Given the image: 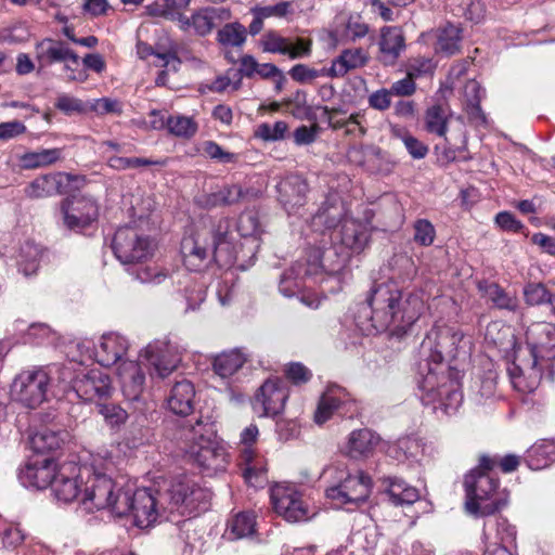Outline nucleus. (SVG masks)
I'll list each match as a JSON object with an SVG mask.
<instances>
[{"label":"nucleus","mask_w":555,"mask_h":555,"mask_svg":"<svg viewBox=\"0 0 555 555\" xmlns=\"http://www.w3.org/2000/svg\"><path fill=\"white\" fill-rule=\"evenodd\" d=\"M463 338L462 332L442 324L435 325L422 343L423 349L430 352L426 364L427 372L421 373L422 401L426 405H433L435 410L440 408L446 414L457 410L462 393L454 373L442 362L457 357Z\"/></svg>","instance_id":"obj_1"},{"label":"nucleus","mask_w":555,"mask_h":555,"mask_svg":"<svg viewBox=\"0 0 555 555\" xmlns=\"http://www.w3.org/2000/svg\"><path fill=\"white\" fill-rule=\"evenodd\" d=\"M371 313L365 320L359 315L357 324L366 335L388 331L401 336L420 319L425 310L424 294L412 292L403 295L393 283L374 286L367 297Z\"/></svg>","instance_id":"obj_2"},{"label":"nucleus","mask_w":555,"mask_h":555,"mask_svg":"<svg viewBox=\"0 0 555 555\" xmlns=\"http://www.w3.org/2000/svg\"><path fill=\"white\" fill-rule=\"evenodd\" d=\"M216 423L210 417L184 422L175 431L177 449L207 475L225 472L230 454L218 437Z\"/></svg>","instance_id":"obj_3"},{"label":"nucleus","mask_w":555,"mask_h":555,"mask_svg":"<svg viewBox=\"0 0 555 555\" xmlns=\"http://www.w3.org/2000/svg\"><path fill=\"white\" fill-rule=\"evenodd\" d=\"M230 225L228 218L210 220L194 234L184 237L181 242V254L186 268L197 271L210 260L220 266L232 264L236 257L232 251Z\"/></svg>","instance_id":"obj_4"},{"label":"nucleus","mask_w":555,"mask_h":555,"mask_svg":"<svg viewBox=\"0 0 555 555\" xmlns=\"http://www.w3.org/2000/svg\"><path fill=\"white\" fill-rule=\"evenodd\" d=\"M115 466L113 457L107 452L91 455L88 463L90 475L86 476V488L81 496V505L86 511L108 509L115 516H126L127 493L112 477Z\"/></svg>","instance_id":"obj_5"},{"label":"nucleus","mask_w":555,"mask_h":555,"mask_svg":"<svg viewBox=\"0 0 555 555\" xmlns=\"http://www.w3.org/2000/svg\"><path fill=\"white\" fill-rule=\"evenodd\" d=\"M494 466L495 461L492 457L482 455L479 465L465 476V507L472 515L489 516L506 505V500L496 492L498 479L490 474Z\"/></svg>","instance_id":"obj_6"},{"label":"nucleus","mask_w":555,"mask_h":555,"mask_svg":"<svg viewBox=\"0 0 555 555\" xmlns=\"http://www.w3.org/2000/svg\"><path fill=\"white\" fill-rule=\"evenodd\" d=\"M60 378L70 385L72 390L83 402H100L114 391L109 375L101 369L79 370L74 374L73 366L60 370Z\"/></svg>","instance_id":"obj_7"},{"label":"nucleus","mask_w":555,"mask_h":555,"mask_svg":"<svg viewBox=\"0 0 555 555\" xmlns=\"http://www.w3.org/2000/svg\"><path fill=\"white\" fill-rule=\"evenodd\" d=\"M210 498L207 489L185 475L173 478L168 490L162 493L167 511L179 512L182 515L185 512L206 509Z\"/></svg>","instance_id":"obj_8"},{"label":"nucleus","mask_w":555,"mask_h":555,"mask_svg":"<svg viewBox=\"0 0 555 555\" xmlns=\"http://www.w3.org/2000/svg\"><path fill=\"white\" fill-rule=\"evenodd\" d=\"M371 489L372 480L363 472L351 475L345 470H337L336 481L326 489L325 493L337 507L358 506L367 500Z\"/></svg>","instance_id":"obj_9"},{"label":"nucleus","mask_w":555,"mask_h":555,"mask_svg":"<svg viewBox=\"0 0 555 555\" xmlns=\"http://www.w3.org/2000/svg\"><path fill=\"white\" fill-rule=\"evenodd\" d=\"M127 493V514L133 518V524L139 528H149L153 526L162 512H166L162 493L150 488H139L132 490L126 488Z\"/></svg>","instance_id":"obj_10"},{"label":"nucleus","mask_w":555,"mask_h":555,"mask_svg":"<svg viewBox=\"0 0 555 555\" xmlns=\"http://www.w3.org/2000/svg\"><path fill=\"white\" fill-rule=\"evenodd\" d=\"M155 244L137 228H119L113 238V250L116 258L124 264L141 262L149 259Z\"/></svg>","instance_id":"obj_11"},{"label":"nucleus","mask_w":555,"mask_h":555,"mask_svg":"<svg viewBox=\"0 0 555 555\" xmlns=\"http://www.w3.org/2000/svg\"><path fill=\"white\" fill-rule=\"evenodd\" d=\"M50 377L44 370L22 372L11 386L12 400L28 409H36L46 401Z\"/></svg>","instance_id":"obj_12"},{"label":"nucleus","mask_w":555,"mask_h":555,"mask_svg":"<svg viewBox=\"0 0 555 555\" xmlns=\"http://www.w3.org/2000/svg\"><path fill=\"white\" fill-rule=\"evenodd\" d=\"M271 502L275 513L288 522L307 521L315 515V511L292 485L278 483L272 487Z\"/></svg>","instance_id":"obj_13"},{"label":"nucleus","mask_w":555,"mask_h":555,"mask_svg":"<svg viewBox=\"0 0 555 555\" xmlns=\"http://www.w3.org/2000/svg\"><path fill=\"white\" fill-rule=\"evenodd\" d=\"M527 351L530 360L548 367L555 359V325L547 322L531 324L526 332Z\"/></svg>","instance_id":"obj_14"},{"label":"nucleus","mask_w":555,"mask_h":555,"mask_svg":"<svg viewBox=\"0 0 555 555\" xmlns=\"http://www.w3.org/2000/svg\"><path fill=\"white\" fill-rule=\"evenodd\" d=\"M90 475L88 463L79 466L73 462L60 465L57 475L52 485V490L59 501L68 503L76 499H80L83 494L81 492L80 483L86 476Z\"/></svg>","instance_id":"obj_15"},{"label":"nucleus","mask_w":555,"mask_h":555,"mask_svg":"<svg viewBox=\"0 0 555 555\" xmlns=\"http://www.w3.org/2000/svg\"><path fill=\"white\" fill-rule=\"evenodd\" d=\"M63 223L69 230L79 231L90 225L99 216L96 203L86 196H73L63 202Z\"/></svg>","instance_id":"obj_16"},{"label":"nucleus","mask_w":555,"mask_h":555,"mask_svg":"<svg viewBox=\"0 0 555 555\" xmlns=\"http://www.w3.org/2000/svg\"><path fill=\"white\" fill-rule=\"evenodd\" d=\"M525 351H516L515 361L508 367V374L513 387L522 393L534 391L542 378V372L545 369L537 363V360H530L522 357Z\"/></svg>","instance_id":"obj_17"},{"label":"nucleus","mask_w":555,"mask_h":555,"mask_svg":"<svg viewBox=\"0 0 555 555\" xmlns=\"http://www.w3.org/2000/svg\"><path fill=\"white\" fill-rule=\"evenodd\" d=\"M287 392L278 379L266 380L253 400V410L260 417L275 416L284 409Z\"/></svg>","instance_id":"obj_18"},{"label":"nucleus","mask_w":555,"mask_h":555,"mask_svg":"<svg viewBox=\"0 0 555 555\" xmlns=\"http://www.w3.org/2000/svg\"><path fill=\"white\" fill-rule=\"evenodd\" d=\"M262 50L287 55L292 60L307 57L312 52V40L302 37H283L276 31L267 33L261 40Z\"/></svg>","instance_id":"obj_19"},{"label":"nucleus","mask_w":555,"mask_h":555,"mask_svg":"<svg viewBox=\"0 0 555 555\" xmlns=\"http://www.w3.org/2000/svg\"><path fill=\"white\" fill-rule=\"evenodd\" d=\"M348 208L338 193H330L311 219L313 231L323 232L339 228L348 219Z\"/></svg>","instance_id":"obj_20"},{"label":"nucleus","mask_w":555,"mask_h":555,"mask_svg":"<svg viewBox=\"0 0 555 555\" xmlns=\"http://www.w3.org/2000/svg\"><path fill=\"white\" fill-rule=\"evenodd\" d=\"M370 234V225L366 222L349 217L335 230L333 240L348 253H361L369 244Z\"/></svg>","instance_id":"obj_21"},{"label":"nucleus","mask_w":555,"mask_h":555,"mask_svg":"<svg viewBox=\"0 0 555 555\" xmlns=\"http://www.w3.org/2000/svg\"><path fill=\"white\" fill-rule=\"evenodd\" d=\"M60 466L51 457L31 460L20 472V479L26 487L46 489L52 487Z\"/></svg>","instance_id":"obj_22"},{"label":"nucleus","mask_w":555,"mask_h":555,"mask_svg":"<svg viewBox=\"0 0 555 555\" xmlns=\"http://www.w3.org/2000/svg\"><path fill=\"white\" fill-rule=\"evenodd\" d=\"M228 16L229 12L222 8L207 7L195 11L190 17L179 14V22L182 29L192 28L196 35L206 36Z\"/></svg>","instance_id":"obj_23"},{"label":"nucleus","mask_w":555,"mask_h":555,"mask_svg":"<svg viewBox=\"0 0 555 555\" xmlns=\"http://www.w3.org/2000/svg\"><path fill=\"white\" fill-rule=\"evenodd\" d=\"M259 435L258 427L250 424L243 429L240 436V451L242 462L246 465L244 469V478L251 483L253 478H257L262 473V461L258 456L253 446L256 443Z\"/></svg>","instance_id":"obj_24"},{"label":"nucleus","mask_w":555,"mask_h":555,"mask_svg":"<svg viewBox=\"0 0 555 555\" xmlns=\"http://www.w3.org/2000/svg\"><path fill=\"white\" fill-rule=\"evenodd\" d=\"M36 59L41 67L72 62L79 65V56L64 41L46 38L36 44Z\"/></svg>","instance_id":"obj_25"},{"label":"nucleus","mask_w":555,"mask_h":555,"mask_svg":"<svg viewBox=\"0 0 555 555\" xmlns=\"http://www.w3.org/2000/svg\"><path fill=\"white\" fill-rule=\"evenodd\" d=\"M144 357L162 378H165L175 371L181 361L176 348L167 343H155L149 345L144 350Z\"/></svg>","instance_id":"obj_26"},{"label":"nucleus","mask_w":555,"mask_h":555,"mask_svg":"<svg viewBox=\"0 0 555 555\" xmlns=\"http://www.w3.org/2000/svg\"><path fill=\"white\" fill-rule=\"evenodd\" d=\"M378 61L385 66L393 65L405 48L404 36L399 27L386 26L380 29Z\"/></svg>","instance_id":"obj_27"},{"label":"nucleus","mask_w":555,"mask_h":555,"mask_svg":"<svg viewBox=\"0 0 555 555\" xmlns=\"http://www.w3.org/2000/svg\"><path fill=\"white\" fill-rule=\"evenodd\" d=\"M128 340L116 333H108L101 337L95 348V359L102 366H111L120 361L128 350Z\"/></svg>","instance_id":"obj_28"},{"label":"nucleus","mask_w":555,"mask_h":555,"mask_svg":"<svg viewBox=\"0 0 555 555\" xmlns=\"http://www.w3.org/2000/svg\"><path fill=\"white\" fill-rule=\"evenodd\" d=\"M280 202L288 214L295 212L306 202L308 185L299 176H288L278 184Z\"/></svg>","instance_id":"obj_29"},{"label":"nucleus","mask_w":555,"mask_h":555,"mask_svg":"<svg viewBox=\"0 0 555 555\" xmlns=\"http://www.w3.org/2000/svg\"><path fill=\"white\" fill-rule=\"evenodd\" d=\"M70 178L69 173L64 172L41 176L25 188V194L29 198H42L53 194H62L66 191Z\"/></svg>","instance_id":"obj_30"},{"label":"nucleus","mask_w":555,"mask_h":555,"mask_svg":"<svg viewBox=\"0 0 555 555\" xmlns=\"http://www.w3.org/2000/svg\"><path fill=\"white\" fill-rule=\"evenodd\" d=\"M379 442V436L367 428L353 430L348 436L344 452L350 459H366L373 454Z\"/></svg>","instance_id":"obj_31"},{"label":"nucleus","mask_w":555,"mask_h":555,"mask_svg":"<svg viewBox=\"0 0 555 555\" xmlns=\"http://www.w3.org/2000/svg\"><path fill=\"white\" fill-rule=\"evenodd\" d=\"M121 390L128 400H138L144 389L145 375L134 361H122L117 369Z\"/></svg>","instance_id":"obj_32"},{"label":"nucleus","mask_w":555,"mask_h":555,"mask_svg":"<svg viewBox=\"0 0 555 555\" xmlns=\"http://www.w3.org/2000/svg\"><path fill=\"white\" fill-rule=\"evenodd\" d=\"M195 389L191 382H177L167 398V405L177 415H189L193 411Z\"/></svg>","instance_id":"obj_33"},{"label":"nucleus","mask_w":555,"mask_h":555,"mask_svg":"<svg viewBox=\"0 0 555 555\" xmlns=\"http://www.w3.org/2000/svg\"><path fill=\"white\" fill-rule=\"evenodd\" d=\"M245 195L246 192L241 185L229 184L218 191L202 195L198 198V204L204 208L232 206L238 204Z\"/></svg>","instance_id":"obj_34"},{"label":"nucleus","mask_w":555,"mask_h":555,"mask_svg":"<svg viewBox=\"0 0 555 555\" xmlns=\"http://www.w3.org/2000/svg\"><path fill=\"white\" fill-rule=\"evenodd\" d=\"M347 392L340 387L328 388L320 399L317 411L314 413V421L317 424L322 425L328 421L333 412L347 401Z\"/></svg>","instance_id":"obj_35"},{"label":"nucleus","mask_w":555,"mask_h":555,"mask_svg":"<svg viewBox=\"0 0 555 555\" xmlns=\"http://www.w3.org/2000/svg\"><path fill=\"white\" fill-rule=\"evenodd\" d=\"M248 357L241 349H231L217 354L212 362L214 371L222 378L234 375L246 363Z\"/></svg>","instance_id":"obj_36"},{"label":"nucleus","mask_w":555,"mask_h":555,"mask_svg":"<svg viewBox=\"0 0 555 555\" xmlns=\"http://www.w3.org/2000/svg\"><path fill=\"white\" fill-rule=\"evenodd\" d=\"M482 90L478 81L470 79L466 82L463 90V105L468 118L476 124H485L486 116L480 107Z\"/></svg>","instance_id":"obj_37"},{"label":"nucleus","mask_w":555,"mask_h":555,"mask_svg":"<svg viewBox=\"0 0 555 555\" xmlns=\"http://www.w3.org/2000/svg\"><path fill=\"white\" fill-rule=\"evenodd\" d=\"M43 249L31 241L25 242L16 256L18 270L25 275L36 274L42 258Z\"/></svg>","instance_id":"obj_38"},{"label":"nucleus","mask_w":555,"mask_h":555,"mask_svg":"<svg viewBox=\"0 0 555 555\" xmlns=\"http://www.w3.org/2000/svg\"><path fill=\"white\" fill-rule=\"evenodd\" d=\"M367 60L366 53L360 48L344 50L333 62L331 74L336 77H343L349 70L364 66Z\"/></svg>","instance_id":"obj_39"},{"label":"nucleus","mask_w":555,"mask_h":555,"mask_svg":"<svg viewBox=\"0 0 555 555\" xmlns=\"http://www.w3.org/2000/svg\"><path fill=\"white\" fill-rule=\"evenodd\" d=\"M436 50L446 55H453L460 51L462 41V29L448 23L436 31Z\"/></svg>","instance_id":"obj_40"},{"label":"nucleus","mask_w":555,"mask_h":555,"mask_svg":"<svg viewBox=\"0 0 555 555\" xmlns=\"http://www.w3.org/2000/svg\"><path fill=\"white\" fill-rule=\"evenodd\" d=\"M66 437L65 431L42 428L30 437V447L38 453L53 451L61 447Z\"/></svg>","instance_id":"obj_41"},{"label":"nucleus","mask_w":555,"mask_h":555,"mask_svg":"<svg viewBox=\"0 0 555 555\" xmlns=\"http://www.w3.org/2000/svg\"><path fill=\"white\" fill-rule=\"evenodd\" d=\"M350 254L336 246H330L323 250H318V262L322 270L328 274L339 273L347 264Z\"/></svg>","instance_id":"obj_42"},{"label":"nucleus","mask_w":555,"mask_h":555,"mask_svg":"<svg viewBox=\"0 0 555 555\" xmlns=\"http://www.w3.org/2000/svg\"><path fill=\"white\" fill-rule=\"evenodd\" d=\"M387 494L395 505H411L420 499L418 490L399 478H389Z\"/></svg>","instance_id":"obj_43"},{"label":"nucleus","mask_w":555,"mask_h":555,"mask_svg":"<svg viewBox=\"0 0 555 555\" xmlns=\"http://www.w3.org/2000/svg\"><path fill=\"white\" fill-rule=\"evenodd\" d=\"M478 288L487 300L491 301L499 309L515 310L517 300L509 296L503 288L495 283H479Z\"/></svg>","instance_id":"obj_44"},{"label":"nucleus","mask_w":555,"mask_h":555,"mask_svg":"<svg viewBox=\"0 0 555 555\" xmlns=\"http://www.w3.org/2000/svg\"><path fill=\"white\" fill-rule=\"evenodd\" d=\"M62 156L60 149H44L34 152H27L21 156V165L24 169H35L49 166Z\"/></svg>","instance_id":"obj_45"},{"label":"nucleus","mask_w":555,"mask_h":555,"mask_svg":"<svg viewBox=\"0 0 555 555\" xmlns=\"http://www.w3.org/2000/svg\"><path fill=\"white\" fill-rule=\"evenodd\" d=\"M448 124L447 109L441 105H433L426 109L424 126L428 133L443 137L446 135Z\"/></svg>","instance_id":"obj_46"},{"label":"nucleus","mask_w":555,"mask_h":555,"mask_svg":"<svg viewBox=\"0 0 555 555\" xmlns=\"http://www.w3.org/2000/svg\"><path fill=\"white\" fill-rule=\"evenodd\" d=\"M217 41L223 47H242L246 41V28L240 23H229L217 33Z\"/></svg>","instance_id":"obj_47"},{"label":"nucleus","mask_w":555,"mask_h":555,"mask_svg":"<svg viewBox=\"0 0 555 555\" xmlns=\"http://www.w3.org/2000/svg\"><path fill=\"white\" fill-rule=\"evenodd\" d=\"M386 452L397 460L414 459L422 452V444L416 438L404 437L389 446Z\"/></svg>","instance_id":"obj_48"},{"label":"nucleus","mask_w":555,"mask_h":555,"mask_svg":"<svg viewBox=\"0 0 555 555\" xmlns=\"http://www.w3.org/2000/svg\"><path fill=\"white\" fill-rule=\"evenodd\" d=\"M256 520L251 513H238L229 522L230 534L235 539L251 535L255 532Z\"/></svg>","instance_id":"obj_49"},{"label":"nucleus","mask_w":555,"mask_h":555,"mask_svg":"<svg viewBox=\"0 0 555 555\" xmlns=\"http://www.w3.org/2000/svg\"><path fill=\"white\" fill-rule=\"evenodd\" d=\"M237 231L243 237H256L261 233V223L257 211L246 210L237 221Z\"/></svg>","instance_id":"obj_50"},{"label":"nucleus","mask_w":555,"mask_h":555,"mask_svg":"<svg viewBox=\"0 0 555 555\" xmlns=\"http://www.w3.org/2000/svg\"><path fill=\"white\" fill-rule=\"evenodd\" d=\"M167 127L176 137L191 138L196 133L197 125L191 117L172 116L167 120Z\"/></svg>","instance_id":"obj_51"},{"label":"nucleus","mask_w":555,"mask_h":555,"mask_svg":"<svg viewBox=\"0 0 555 555\" xmlns=\"http://www.w3.org/2000/svg\"><path fill=\"white\" fill-rule=\"evenodd\" d=\"M524 296L527 304L535 306L551 304L554 295H551L546 287L541 283H530L524 289Z\"/></svg>","instance_id":"obj_52"},{"label":"nucleus","mask_w":555,"mask_h":555,"mask_svg":"<svg viewBox=\"0 0 555 555\" xmlns=\"http://www.w3.org/2000/svg\"><path fill=\"white\" fill-rule=\"evenodd\" d=\"M414 242L421 246H430L436 237L434 224L427 219H417L414 224Z\"/></svg>","instance_id":"obj_53"},{"label":"nucleus","mask_w":555,"mask_h":555,"mask_svg":"<svg viewBox=\"0 0 555 555\" xmlns=\"http://www.w3.org/2000/svg\"><path fill=\"white\" fill-rule=\"evenodd\" d=\"M254 14L260 17H279L283 18L294 14V5L292 1H282L273 5L256 7L253 9Z\"/></svg>","instance_id":"obj_54"},{"label":"nucleus","mask_w":555,"mask_h":555,"mask_svg":"<svg viewBox=\"0 0 555 555\" xmlns=\"http://www.w3.org/2000/svg\"><path fill=\"white\" fill-rule=\"evenodd\" d=\"M257 75L262 79H271L274 82V89L276 92H281L284 89L287 79L284 73L272 63H263L258 65Z\"/></svg>","instance_id":"obj_55"},{"label":"nucleus","mask_w":555,"mask_h":555,"mask_svg":"<svg viewBox=\"0 0 555 555\" xmlns=\"http://www.w3.org/2000/svg\"><path fill=\"white\" fill-rule=\"evenodd\" d=\"M138 54L141 59H146L150 55H154L157 59L155 62L156 66L167 67L170 65V63L178 62V59L173 52H156L153 47L142 42L138 44Z\"/></svg>","instance_id":"obj_56"},{"label":"nucleus","mask_w":555,"mask_h":555,"mask_svg":"<svg viewBox=\"0 0 555 555\" xmlns=\"http://www.w3.org/2000/svg\"><path fill=\"white\" fill-rule=\"evenodd\" d=\"M156 164H159V162L144 157L113 156L108 159V166L116 170H125L128 168H137L141 166H150Z\"/></svg>","instance_id":"obj_57"},{"label":"nucleus","mask_w":555,"mask_h":555,"mask_svg":"<svg viewBox=\"0 0 555 555\" xmlns=\"http://www.w3.org/2000/svg\"><path fill=\"white\" fill-rule=\"evenodd\" d=\"M89 108L99 115L122 114V103L119 100L112 98L96 99L90 104Z\"/></svg>","instance_id":"obj_58"},{"label":"nucleus","mask_w":555,"mask_h":555,"mask_svg":"<svg viewBox=\"0 0 555 555\" xmlns=\"http://www.w3.org/2000/svg\"><path fill=\"white\" fill-rule=\"evenodd\" d=\"M287 131V124L279 120L273 126L261 124L255 131L256 139H283Z\"/></svg>","instance_id":"obj_59"},{"label":"nucleus","mask_w":555,"mask_h":555,"mask_svg":"<svg viewBox=\"0 0 555 555\" xmlns=\"http://www.w3.org/2000/svg\"><path fill=\"white\" fill-rule=\"evenodd\" d=\"M100 414L109 426H119L128 417L127 412L116 404L100 405Z\"/></svg>","instance_id":"obj_60"},{"label":"nucleus","mask_w":555,"mask_h":555,"mask_svg":"<svg viewBox=\"0 0 555 555\" xmlns=\"http://www.w3.org/2000/svg\"><path fill=\"white\" fill-rule=\"evenodd\" d=\"M55 106L67 115L85 113L88 108L81 100L70 95L60 96L55 103Z\"/></svg>","instance_id":"obj_61"},{"label":"nucleus","mask_w":555,"mask_h":555,"mask_svg":"<svg viewBox=\"0 0 555 555\" xmlns=\"http://www.w3.org/2000/svg\"><path fill=\"white\" fill-rule=\"evenodd\" d=\"M301 284L295 276L294 269L285 272L281 279L279 289L285 297H293L300 291Z\"/></svg>","instance_id":"obj_62"},{"label":"nucleus","mask_w":555,"mask_h":555,"mask_svg":"<svg viewBox=\"0 0 555 555\" xmlns=\"http://www.w3.org/2000/svg\"><path fill=\"white\" fill-rule=\"evenodd\" d=\"M415 90L414 77L409 72L403 79L395 81L389 89L390 93L397 96H410Z\"/></svg>","instance_id":"obj_63"},{"label":"nucleus","mask_w":555,"mask_h":555,"mask_svg":"<svg viewBox=\"0 0 555 555\" xmlns=\"http://www.w3.org/2000/svg\"><path fill=\"white\" fill-rule=\"evenodd\" d=\"M495 223L504 231L520 232L524 224L508 211H501L495 216Z\"/></svg>","instance_id":"obj_64"}]
</instances>
